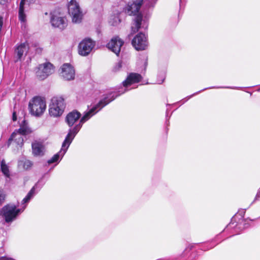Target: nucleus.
Returning a JSON list of instances; mask_svg holds the SVG:
<instances>
[{"label":"nucleus","instance_id":"obj_16","mask_svg":"<svg viewBox=\"0 0 260 260\" xmlns=\"http://www.w3.org/2000/svg\"><path fill=\"white\" fill-rule=\"evenodd\" d=\"M81 113L76 110H74L67 114L65 120L70 128H73L76 125H75L73 127H72L81 117Z\"/></svg>","mask_w":260,"mask_h":260},{"label":"nucleus","instance_id":"obj_35","mask_svg":"<svg viewBox=\"0 0 260 260\" xmlns=\"http://www.w3.org/2000/svg\"><path fill=\"white\" fill-rule=\"evenodd\" d=\"M260 198V197H258L256 200H255V199H254L253 202H251V204H253V202H255L256 200H257L258 199V198ZM255 198H256V197Z\"/></svg>","mask_w":260,"mask_h":260},{"label":"nucleus","instance_id":"obj_7","mask_svg":"<svg viewBox=\"0 0 260 260\" xmlns=\"http://www.w3.org/2000/svg\"><path fill=\"white\" fill-rule=\"evenodd\" d=\"M46 108V102L40 96H35L29 102L28 109L32 115L40 116L44 113Z\"/></svg>","mask_w":260,"mask_h":260},{"label":"nucleus","instance_id":"obj_32","mask_svg":"<svg viewBox=\"0 0 260 260\" xmlns=\"http://www.w3.org/2000/svg\"><path fill=\"white\" fill-rule=\"evenodd\" d=\"M7 1L8 0H0V4L4 5L7 2Z\"/></svg>","mask_w":260,"mask_h":260},{"label":"nucleus","instance_id":"obj_34","mask_svg":"<svg viewBox=\"0 0 260 260\" xmlns=\"http://www.w3.org/2000/svg\"><path fill=\"white\" fill-rule=\"evenodd\" d=\"M184 0H179V3H180V7L181 8V6L183 4V3L184 2Z\"/></svg>","mask_w":260,"mask_h":260},{"label":"nucleus","instance_id":"obj_20","mask_svg":"<svg viewBox=\"0 0 260 260\" xmlns=\"http://www.w3.org/2000/svg\"><path fill=\"white\" fill-rule=\"evenodd\" d=\"M46 174H44L30 190L34 194L36 195L46 183V181L44 179Z\"/></svg>","mask_w":260,"mask_h":260},{"label":"nucleus","instance_id":"obj_28","mask_svg":"<svg viewBox=\"0 0 260 260\" xmlns=\"http://www.w3.org/2000/svg\"><path fill=\"white\" fill-rule=\"evenodd\" d=\"M165 79V72H160L157 76V81L158 84H161Z\"/></svg>","mask_w":260,"mask_h":260},{"label":"nucleus","instance_id":"obj_9","mask_svg":"<svg viewBox=\"0 0 260 260\" xmlns=\"http://www.w3.org/2000/svg\"><path fill=\"white\" fill-rule=\"evenodd\" d=\"M50 22L51 25L61 30L64 29L68 25V20L65 16L60 15L57 11H54L50 13Z\"/></svg>","mask_w":260,"mask_h":260},{"label":"nucleus","instance_id":"obj_22","mask_svg":"<svg viewBox=\"0 0 260 260\" xmlns=\"http://www.w3.org/2000/svg\"><path fill=\"white\" fill-rule=\"evenodd\" d=\"M1 170L2 173L6 177H10V171L8 166L6 164L5 161L3 160L1 164Z\"/></svg>","mask_w":260,"mask_h":260},{"label":"nucleus","instance_id":"obj_21","mask_svg":"<svg viewBox=\"0 0 260 260\" xmlns=\"http://www.w3.org/2000/svg\"><path fill=\"white\" fill-rule=\"evenodd\" d=\"M220 235H217L215 238L210 243H207L204 244L201 247V249L204 251H206L210 249L215 246L218 243L215 244V242L217 241L220 239Z\"/></svg>","mask_w":260,"mask_h":260},{"label":"nucleus","instance_id":"obj_31","mask_svg":"<svg viewBox=\"0 0 260 260\" xmlns=\"http://www.w3.org/2000/svg\"><path fill=\"white\" fill-rule=\"evenodd\" d=\"M17 116L16 111H14L12 114V120L15 121L17 120Z\"/></svg>","mask_w":260,"mask_h":260},{"label":"nucleus","instance_id":"obj_6","mask_svg":"<svg viewBox=\"0 0 260 260\" xmlns=\"http://www.w3.org/2000/svg\"><path fill=\"white\" fill-rule=\"evenodd\" d=\"M64 100L61 96L53 97L49 106V115L55 118L60 117L66 108Z\"/></svg>","mask_w":260,"mask_h":260},{"label":"nucleus","instance_id":"obj_37","mask_svg":"<svg viewBox=\"0 0 260 260\" xmlns=\"http://www.w3.org/2000/svg\"><path fill=\"white\" fill-rule=\"evenodd\" d=\"M167 107L170 106V105L168 104H167Z\"/></svg>","mask_w":260,"mask_h":260},{"label":"nucleus","instance_id":"obj_13","mask_svg":"<svg viewBox=\"0 0 260 260\" xmlns=\"http://www.w3.org/2000/svg\"><path fill=\"white\" fill-rule=\"evenodd\" d=\"M123 44L124 42L119 37L117 36L112 38L110 41L107 44L106 47L118 56Z\"/></svg>","mask_w":260,"mask_h":260},{"label":"nucleus","instance_id":"obj_5","mask_svg":"<svg viewBox=\"0 0 260 260\" xmlns=\"http://www.w3.org/2000/svg\"><path fill=\"white\" fill-rule=\"evenodd\" d=\"M26 207L25 205L22 209H19L14 204H7L0 209V216L4 219L6 223H11L17 218Z\"/></svg>","mask_w":260,"mask_h":260},{"label":"nucleus","instance_id":"obj_25","mask_svg":"<svg viewBox=\"0 0 260 260\" xmlns=\"http://www.w3.org/2000/svg\"><path fill=\"white\" fill-rule=\"evenodd\" d=\"M169 108H167V110H166V133H167L168 132V130H169V128H168V126L170 125V121H169V119L171 117V116L172 114V112L171 113V114L170 115H169Z\"/></svg>","mask_w":260,"mask_h":260},{"label":"nucleus","instance_id":"obj_24","mask_svg":"<svg viewBox=\"0 0 260 260\" xmlns=\"http://www.w3.org/2000/svg\"><path fill=\"white\" fill-rule=\"evenodd\" d=\"M18 18L19 20L22 22L26 21V15L24 12V9H22L21 8L19 9Z\"/></svg>","mask_w":260,"mask_h":260},{"label":"nucleus","instance_id":"obj_3","mask_svg":"<svg viewBox=\"0 0 260 260\" xmlns=\"http://www.w3.org/2000/svg\"><path fill=\"white\" fill-rule=\"evenodd\" d=\"M92 117L87 111H85L80 119L79 123L76 124L73 128H70L69 129L68 133L62 144L61 149L47 161V163L49 165L54 162L58 163L59 161L60 157L62 158L64 156L74 138L81 128L83 124Z\"/></svg>","mask_w":260,"mask_h":260},{"label":"nucleus","instance_id":"obj_19","mask_svg":"<svg viewBox=\"0 0 260 260\" xmlns=\"http://www.w3.org/2000/svg\"><path fill=\"white\" fill-rule=\"evenodd\" d=\"M213 88H229V89H239L240 88V87H231V86H212V87H207V88H204L198 92H196L194 93H193L192 94L189 95V96H187L185 99H183L182 100L180 101L179 102V103H181V104H183L184 103H185L188 100H189V99H190L191 98H192V96L198 94V93L203 91H205L208 89H213Z\"/></svg>","mask_w":260,"mask_h":260},{"label":"nucleus","instance_id":"obj_14","mask_svg":"<svg viewBox=\"0 0 260 260\" xmlns=\"http://www.w3.org/2000/svg\"><path fill=\"white\" fill-rule=\"evenodd\" d=\"M61 76L67 81L73 80L75 78V70L69 63H64L61 67Z\"/></svg>","mask_w":260,"mask_h":260},{"label":"nucleus","instance_id":"obj_8","mask_svg":"<svg viewBox=\"0 0 260 260\" xmlns=\"http://www.w3.org/2000/svg\"><path fill=\"white\" fill-rule=\"evenodd\" d=\"M68 7L69 14L72 18V21L74 23H80L82 18V12L79 4L75 0H71Z\"/></svg>","mask_w":260,"mask_h":260},{"label":"nucleus","instance_id":"obj_29","mask_svg":"<svg viewBox=\"0 0 260 260\" xmlns=\"http://www.w3.org/2000/svg\"><path fill=\"white\" fill-rule=\"evenodd\" d=\"M122 67V62L119 61L114 67L113 70L116 72L119 71Z\"/></svg>","mask_w":260,"mask_h":260},{"label":"nucleus","instance_id":"obj_17","mask_svg":"<svg viewBox=\"0 0 260 260\" xmlns=\"http://www.w3.org/2000/svg\"><path fill=\"white\" fill-rule=\"evenodd\" d=\"M32 154L35 156H42L44 154V147L43 144L39 142L32 143L31 144Z\"/></svg>","mask_w":260,"mask_h":260},{"label":"nucleus","instance_id":"obj_12","mask_svg":"<svg viewBox=\"0 0 260 260\" xmlns=\"http://www.w3.org/2000/svg\"><path fill=\"white\" fill-rule=\"evenodd\" d=\"M29 49L28 43L26 41L20 44H17L14 48V55L16 59L15 62L21 61L23 55L26 56Z\"/></svg>","mask_w":260,"mask_h":260},{"label":"nucleus","instance_id":"obj_27","mask_svg":"<svg viewBox=\"0 0 260 260\" xmlns=\"http://www.w3.org/2000/svg\"><path fill=\"white\" fill-rule=\"evenodd\" d=\"M33 163L31 161L26 159L23 161V167L24 169L26 170H29L32 166Z\"/></svg>","mask_w":260,"mask_h":260},{"label":"nucleus","instance_id":"obj_11","mask_svg":"<svg viewBox=\"0 0 260 260\" xmlns=\"http://www.w3.org/2000/svg\"><path fill=\"white\" fill-rule=\"evenodd\" d=\"M95 45V41L90 38L83 39L78 45V53L83 56L89 54Z\"/></svg>","mask_w":260,"mask_h":260},{"label":"nucleus","instance_id":"obj_2","mask_svg":"<svg viewBox=\"0 0 260 260\" xmlns=\"http://www.w3.org/2000/svg\"><path fill=\"white\" fill-rule=\"evenodd\" d=\"M142 79V76L138 73H129L126 79L122 82V85H120L113 91H109L104 94L99 102L90 108H88L87 111L92 116L95 115L104 107L114 101L117 97L129 90L128 88L129 86L134 83H139Z\"/></svg>","mask_w":260,"mask_h":260},{"label":"nucleus","instance_id":"obj_4","mask_svg":"<svg viewBox=\"0 0 260 260\" xmlns=\"http://www.w3.org/2000/svg\"><path fill=\"white\" fill-rule=\"evenodd\" d=\"M246 210V209L239 210L231 219L230 223L224 228L222 232H227L230 229H234V232L236 234H239L243 230L249 228L251 225L249 222L253 221L254 220L249 218H244Z\"/></svg>","mask_w":260,"mask_h":260},{"label":"nucleus","instance_id":"obj_36","mask_svg":"<svg viewBox=\"0 0 260 260\" xmlns=\"http://www.w3.org/2000/svg\"><path fill=\"white\" fill-rule=\"evenodd\" d=\"M260 198V197H258L256 200H255V199H254L253 202H251V204H253V202H255L256 200H257L258 199V198ZM255 198H256V197Z\"/></svg>","mask_w":260,"mask_h":260},{"label":"nucleus","instance_id":"obj_33","mask_svg":"<svg viewBox=\"0 0 260 260\" xmlns=\"http://www.w3.org/2000/svg\"><path fill=\"white\" fill-rule=\"evenodd\" d=\"M258 197H260V188L259 189L256 195V198L255 200L257 199Z\"/></svg>","mask_w":260,"mask_h":260},{"label":"nucleus","instance_id":"obj_10","mask_svg":"<svg viewBox=\"0 0 260 260\" xmlns=\"http://www.w3.org/2000/svg\"><path fill=\"white\" fill-rule=\"evenodd\" d=\"M53 65L49 62L40 64L38 67L36 76L40 80H44L54 72Z\"/></svg>","mask_w":260,"mask_h":260},{"label":"nucleus","instance_id":"obj_26","mask_svg":"<svg viewBox=\"0 0 260 260\" xmlns=\"http://www.w3.org/2000/svg\"><path fill=\"white\" fill-rule=\"evenodd\" d=\"M6 193L3 189H0V206L5 203L6 199Z\"/></svg>","mask_w":260,"mask_h":260},{"label":"nucleus","instance_id":"obj_15","mask_svg":"<svg viewBox=\"0 0 260 260\" xmlns=\"http://www.w3.org/2000/svg\"><path fill=\"white\" fill-rule=\"evenodd\" d=\"M14 142L17 145L21 147L24 143V139L23 136L17 133V131H14L11 135L6 142L7 147H9L12 142Z\"/></svg>","mask_w":260,"mask_h":260},{"label":"nucleus","instance_id":"obj_30","mask_svg":"<svg viewBox=\"0 0 260 260\" xmlns=\"http://www.w3.org/2000/svg\"><path fill=\"white\" fill-rule=\"evenodd\" d=\"M24 5H25V0H21L20 3L19 5V9H24Z\"/></svg>","mask_w":260,"mask_h":260},{"label":"nucleus","instance_id":"obj_1","mask_svg":"<svg viewBox=\"0 0 260 260\" xmlns=\"http://www.w3.org/2000/svg\"><path fill=\"white\" fill-rule=\"evenodd\" d=\"M157 1V0H133L132 3H128L124 9L126 14L135 16V27H132V30L136 32L142 28L144 31L139 32L132 40V44L137 50L146 49L148 44L145 35L148 26V21L143 18L142 14L139 12L140 9L142 4L147 9L153 8Z\"/></svg>","mask_w":260,"mask_h":260},{"label":"nucleus","instance_id":"obj_18","mask_svg":"<svg viewBox=\"0 0 260 260\" xmlns=\"http://www.w3.org/2000/svg\"><path fill=\"white\" fill-rule=\"evenodd\" d=\"M17 133L22 136H26L31 133V130L28 127V123L25 119H23L20 124V128L18 129H15Z\"/></svg>","mask_w":260,"mask_h":260},{"label":"nucleus","instance_id":"obj_23","mask_svg":"<svg viewBox=\"0 0 260 260\" xmlns=\"http://www.w3.org/2000/svg\"><path fill=\"white\" fill-rule=\"evenodd\" d=\"M36 195L34 194L32 191H29V192L27 193L25 197L22 200L21 202L22 205H24L25 204H27L29 202V201L35 196Z\"/></svg>","mask_w":260,"mask_h":260}]
</instances>
